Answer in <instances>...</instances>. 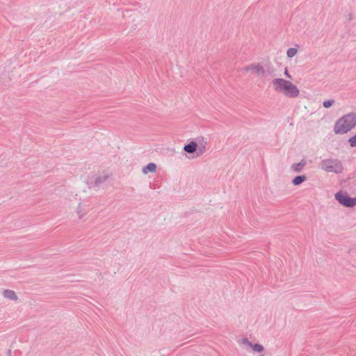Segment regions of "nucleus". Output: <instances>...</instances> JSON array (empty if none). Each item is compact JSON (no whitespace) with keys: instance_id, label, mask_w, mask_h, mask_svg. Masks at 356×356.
Listing matches in <instances>:
<instances>
[{"instance_id":"12","label":"nucleus","mask_w":356,"mask_h":356,"mask_svg":"<svg viewBox=\"0 0 356 356\" xmlns=\"http://www.w3.org/2000/svg\"><path fill=\"white\" fill-rule=\"evenodd\" d=\"M334 103V101L333 99H329L325 100L323 102V105L325 108H330L331 107Z\"/></svg>"},{"instance_id":"15","label":"nucleus","mask_w":356,"mask_h":356,"mask_svg":"<svg viewBox=\"0 0 356 356\" xmlns=\"http://www.w3.org/2000/svg\"><path fill=\"white\" fill-rule=\"evenodd\" d=\"M284 75H285V76H286V77H287V78H289V79H291V74H289V70H288V68H286V67L284 69Z\"/></svg>"},{"instance_id":"11","label":"nucleus","mask_w":356,"mask_h":356,"mask_svg":"<svg viewBox=\"0 0 356 356\" xmlns=\"http://www.w3.org/2000/svg\"><path fill=\"white\" fill-rule=\"evenodd\" d=\"M298 52V49L296 48H289L286 51V55L289 58H293L294 56L296 55Z\"/></svg>"},{"instance_id":"13","label":"nucleus","mask_w":356,"mask_h":356,"mask_svg":"<svg viewBox=\"0 0 356 356\" xmlns=\"http://www.w3.org/2000/svg\"><path fill=\"white\" fill-rule=\"evenodd\" d=\"M348 142L351 147H356V134L354 136L350 138Z\"/></svg>"},{"instance_id":"8","label":"nucleus","mask_w":356,"mask_h":356,"mask_svg":"<svg viewBox=\"0 0 356 356\" xmlns=\"http://www.w3.org/2000/svg\"><path fill=\"white\" fill-rule=\"evenodd\" d=\"M156 170V164L153 163H149L146 167H145L143 170L144 174H147L148 172H154Z\"/></svg>"},{"instance_id":"14","label":"nucleus","mask_w":356,"mask_h":356,"mask_svg":"<svg viewBox=\"0 0 356 356\" xmlns=\"http://www.w3.org/2000/svg\"><path fill=\"white\" fill-rule=\"evenodd\" d=\"M252 349L257 352H261L264 349L263 346L259 344H255L252 346Z\"/></svg>"},{"instance_id":"1","label":"nucleus","mask_w":356,"mask_h":356,"mask_svg":"<svg viewBox=\"0 0 356 356\" xmlns=\"http://www.w3.org/2000/svg\"><path fill=\"white\" fill-rule=\"evenodd\" d=\"M272 84L274 90L284 97L297 98L300 94V89L296 84L283 78L274 79Z\"/></svg>"},{"instance_id":"4","label":"nucleus","mask_w":356,"mask_h":356,"mask_svg":"<svg viewBox=\"0 0 356 356\" xmlns=\"http://www.w3.org/2000/svg\"><path fill=\"white\" fill-rule=\"evenodd\" d=\"M322 168L327 172H339L341 171V165L337 161L326 160L322 163Z\"/></svg>"},{"instance_id":"10","label":"nucleus","mask_w":356,"mask_h":356,"mask_svg":"<svg viewBox=\"0 0 356 356\" xmlns=\"http://www.w3.org/2000/svg\"><path fill=\"white\" fill-rule=\"evenodd\" d=\"M3 295L6 298L11 299V300H15L17 299V296L16 293H15V291H13L12 290L4 291Z\"/></svg>"},{"instance_id":"9","label":"nucleus","mask_w":356,"mask_h":356,"mask_svg":"<svg viewBox=\"0 0 356 356\" xmlns=\"http://www.w3.org/2000/svg\"><path fill=\"white\" fill-rule=\"evenodd\" d=\"M306 179L307 177L305 175L297 176L293 179L292 183L293 185L298 186L303 183Z\"/></svg>"},{"instance_id":"6","label":"nucleus","mask_w":356,"mask_h":356,"mask_svg":"<svg viewBox=\"0 0 356 356\" xmlns=\"http://www.w3.org/2000/svg\"><path fill=\"white\" fill-rule=\"evenodd\" d=\"M204 146L201 148H198L197 144L194 141L191 142L189 144L185 145L184 147V151L188 153H194L198 150L199 152L197 153V155H200L201 154H202L204 151Z\"/></svg>"},{"instance_id":"7","label":"nucleus","mask_w":356,"mask_h":356,"mask_svg":"<svg viewBox=\"0 0 356 356\" xmlns=\"http://www.w3.org/2000/svg\"><path fill=\"white\" fill-rule=\"evenodd\" d=\"M305 161H302L298 163L293 164L291 165V169L296 172H300L305 167Z\"/></svg>"},{"instance_id":"5","label":"nucleus","mask_w":356,"mask_h":356,"mask_svg":"<svg viewBox=\"0 0 356 356\" xmlns=\"http://www.w3.org/2000/svg\"><path fill=\"white\" fill-rule=\"evenodd\" d=\"M245 70L246 72H252L258 75L264 74L265 73L264 67L259 63H252L248 65L245 67Z\"/></svg>"},{"instance_id":"2","label":"nucleus","mask_w":356,"mask_h":356,"mask_svg":"<svg viewBox=\"0 0 356 356\" xmlns=\"http://www.w3.org/2000/svg\"><path fill=\"white\" fill-rule=\"evenodd\" d=\"M356 126V113L343 115L334 124V131L337 134H344Z\"/></svg>"},{"instance_id":"3","label":"nucleus","mask_w":356,"mask_h":356,"mask_svg":"<svg viewBox=\"0 0 356 356\" xmlns=\"http://www.w3.org/2000/svg\"><path fill=\"white\" fill-rule=\"evenodd\" d=\"M335 198L339 201V202L348 207H352L356 205V197L352 198L346 193H343L341 192H339L336 193Z\"/></svg>"}]
</instances>
